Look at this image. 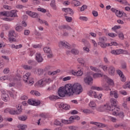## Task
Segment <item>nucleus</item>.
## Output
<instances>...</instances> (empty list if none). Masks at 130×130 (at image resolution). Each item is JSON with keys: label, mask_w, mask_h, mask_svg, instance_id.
Wrapping results in <instances>:
<instances>
[{"label": "nucleus", "mask_w": 130, "mask_h": 130, "mask_svg": "<svg viewBox=\"0 0 130 130\" xmlns=\"http://www.w3.org/2000/svg\"><path fill=\"white\" fill-rule=\"evenodd\" d=\"M55 107L57 108L58 110H59V112H62L63 109H64V110H69L70 108H71L70 105L67 104L59 102L55 104Z\"/></svg>", "instance_id": "7"}, {"label": "nucleus", "mask_w": 130, "mask_h": 130, "mask_svg": "<svg viewBox=\"0 0 130 130\" xmlns=\"http://www.w3.org/2000/svg\"><path fill=\"white\" fill-rule=\"evenodd\" d=\"M58 73H60V70H57V71H53V72L49 71V72H48V74L50 76H54V75H56V74H57Z\"/></svg>", "instance_id": "38"}, {"label": "nucleus", "mask_w": 130, "mask_h": 130, "mask_svg": "<svg viewBox=\"0 0 130 130\" xmlns=\"http://www.w3.org/2000/svg\"><path fill=\"white\" fill-rule=\"evenodd\" d=\"M23 80L26 84L32 86L34 84V78L31 76L30 73H27L23 76Z\"/></svg>", "instance_id": "4"}, {"label": "nucleus", "mask_w": 130, "mask_h": 130, "mask_svg": "<svg viewBox=\"0 0 130 130\" xmlns=\"http://www.w3.org/2000/svg\"><path fill=\"white\" fill-rule=\"evenodd\" d=\"M2 98L3 101H5V102H8V101L10 100V96H9V95L8 94H2Z\"/></svg>", "instance_id": "29"}, {"label": "nucleus", "mask_w": 130, "mask_h": 130, "mask_svg": "<svg viewBox=\"0 0 130 130\" xmlns=\"http://www.w3.org/2000/svg\"><path fill=\"white\" fill-rule=\"evenodd\" d=\"M77 61H78L79 63H81L82 67H84V68L86 67V64L85 63V60L83 58H79L77 59Z\"/></svg>", "instance_id": "31"}, {"label": "nucleus", "mask_w": 130, "mask_h": 130, "mask_svg": "<svg viewBox=\"0 0 130 130\" xmlns=\"http://www.w3.org/2000/svg\"><path fill=\"white\" fill-rule=\"evenodd\" d=\"M108 118L111 121H112V122H116V120H117V119L116 118H114V117H112V116H108Z\"/></svg>", "instance_id": "55"}, {"label": "nucleus", "mask_w": 130, "mask_h": 130, "mask_svg": "<svg viewBox=\"0 0 130 130\" xmlns=\"http://www.w3.org/2000/svg\"><path fill=\"white\" fill-rule=\"evenodd\" d=\"M59 99V97L57 95H52L49 97V99L50 100H52V101L54 100H57Z\"/></svg>", "instance_id": "39"}, {"label": "nucleus", "mask_w": 130, "mask_h": 130, "mask_svg": "<svg viewBox=\"0 0 130 130\" xmlns=\"http://www.w3.org/2000/svg\"><path fill=\"white\" fill-rule=\"evenodd\" d=\"M65 19H66L67 22H68V23H71V22H72V21H73V18H72V17L66 16Z\"/></svg>", "instance_id": "50"}, {"label": "nucleus", "mask_w": 130, "mask_h": 130, "mask_svg": "<svg viewBox=\"0 0 130 130\" xmlns=\"http://www.w3.org/2000/svg\"><path fill=\"white\" fill-rule=\"evenodd\" d=\"M17 127H18L19 130H25L27 126L26 125L19 124L17 126Z\"/></svg>", "instance_id": "45"}, {"label": "nucleus", "mask_w": 130, "mask_h": 130, "mask_svg": "<svg viewBox=\"0 0 130 130\" xmlns=\"http://www.w3.org/2000/svg\"><path fill=\"white\" fill-rule=\"evenodd\" d=\"M9 37H17V34L15 32V30H11L9 32Z\"/></svg>", "instance_id": "35"}, {"label": "nucleus", "mask_w": 130, "mask_h": 130, "mask_svg": "<svg viewBox=\"0 0 130 130\" xmlns=\"http://www.w3.org/2000/svg\"><path fill=\"white\" fill-rule=\"evenodd\" d=\"M123 21H130V14H123V17H122Z\"/></svg>", "instance_id": "27"}, {"label": "nucleus", "mask_w": 130, "mask_h": 130, "mask_svg": "<svg viewBox=\"0 0 130 130\" xmlns=\"http://www.w3.org/2000/svg\"><path fill=\"white\" fill-rule=\"evenodd\" d=\"M117 100L114 99H111L110 100V104H106L104 106H102L101 108H102V111H104V110H108L109 113L112 114L114 116H119L120 118H123L124 117V113L123 112H120V109L117 106Z\"/></svg>", "instance_id": "1"}, {"label": "nucleus", "mask_w": 130, "mask_h": 130, "mask_svg": "<svg viewBox=\"0 0 130 130\" xmlns=\"http://www.w3.org/2000/svg\"><path fill=\"white\" fill-rule=\"evenodd\" d=\"M90 123L91 124H94V125H96L98 127H105V125L104 124L100 122L90 121Z\"/></svg>", "instance_id": "25"}, {"label": "nucleus", "mask_w": 130, "mask_h": 130, "mask_svg": "<svg viewBox=\"0 0 130 130\" xmlns=\"http://www.w3.org/2000/svg\"><path fill=\"white\" fill-rule=\"evenodd\" d=\"M90 70H91V71H93V72H99V69H98L96 67H94L93 66H90Z\"/></svg>", "instance_id": "56"}, {"label": "nucleus", "mask_w": 130, "mask_h": 130, "mask_svg": "<svg viewBox=\"0 0 130 130\" xmlns=\"http://www.w3.org/2000/svg\"><path fill=\"white\" fill-rule=\"evenodd\" d=\"M120 28H121L120 25H115L114 27L112 28V30H113V31H116V30L120 29Z\"/></svg>", "instance_id": "53"}, {"label": "nucleus", "mask_w": 130, "mask_h": 130, "mask_svg": "<svg viewBox=\"0 0 130 130\" xmlns=\"http://www.w3.org/2000/svg\"><path fill=\"white\" fill-rule=\"evenodd\" d=\"M62 11L67 14H69L70 16H73L74 15V11H73V10L70 8H62Z\"/></svg>", "instance_id": "17"}, {"label": "nucleus", "mask_w": 130, "mask_h": 130, "mask_svg": "<svg viewBox=\"0 0 130 130\" xmlns=\"http://www.w3.org/2000/svg\"><path fill=\"white\" fill-rule=\"evenodd\" d=\"M90 89L91 90H95L96 91H103V90L108 91V90H111L109 88V86L106 85H104L103 87L92 86L91 87Z\"/></svg>", "instance_id": "9"}, {"label": "nucleus", "mask_w": 130, "mask_h": 130, "mask_svg": "<svg viewBox=\"0 0 130 130\" xmlns=\"http://www.w3.org/2000/svg\"><path fill=\"white\" fill-rule=\"evenodd\" d=\"M6 80H9V81H11V77L8 76H4L0 78V81H1V82H4V81H6Z\"/></svg>", "instance_id": "36"}, {"label": "nucleus", "mask_w": 130, "mask_h": 130, "mask_svg": "<svg viewBox=\"0 0 130 130\" xmlns=\"http://www.w3.org/2000/svg\"><path fill=\"white\" fill-rule=\"evenodd\" d=\"M122 5H124L125 6H130V4L127 3L126 0H122V2L121 3Z\"/></svg>", "instance_id": "63"}, {"label": "nucleus", "mask_w": 130, "mask_h": 130, "mask_svg": "<svg viewBox=\"0 0 130 130\" xmlns=\"http://www.w3.org/2000/svg\"><path fill=\"white\" fill-rule=\"evenodd\" d=\"M37 21L39 23H40V24H44L45 26L49 27V23H48V22H47V21L41 19H40V18H38Z\"/></svg>", "instance_id": "23"}, {"label": "nucleus", "mask_w": 130, "mask_h": 130, "mask_svg": "<svg viewBox=\"0 0 130 130\" xmlns=\"http://www.w3.org/2000/svg\"><path fill=\"white\" fill-rule=\"evenodd\" d=\"M52 82H53V79L52 78L44 77L39 80L37 84L40 87H44L46 85H49Z\"/></svg>", "instance_id": "3"}, {"label": "nucleus", "mask_w": 130, "mask_h": 130, "mask_svg": "<svg viewBox=\"0 0 130 130\" xmlns=\"http://www.w3.org/2000/svg\"><path fill=\"white\" fill-rule=\"evenodd\" d=\"M124 14L123 12L117 10L115 14L118 18H121V17H123Z\"/></svg>", "instance_id": "33"}, {"label": "nucleus", "mask_w": 130, "mask_h": 130, "mask_svg": "<svg viewBox=\"0 0 130 130\" xmlns=\"http://www.w3.org/2000/svg\"><path fill=\"white\" fill-rule=\"evenodd\" d=\"M22 68L24 69V70H31V69H32V67L31 66H29L28 65H23L22 66Z\"/></svg>", "instance_id": "58"}, {"label": "nucleus", "mask_w": 130, "mask_h": 130, "mask_svg": "<svg viewBox=\"0 0 130 130\" xmlns=\"http://www.w3.org/2000/svg\"><path fill=\"white\" fill-rule=\"evenodd\" d=\"M118 36H119V38L121 40H123L124 38V36L123 35V33L122 32H120L118 34Z\"/></svg>", "instance_id": "60"}, {"label": "nucleus", "mask_w": 130, "mask_h": 130, "mask_svg": "<svg viewBox=\"0 0 130 130\" xmlns=\"http://www.w3.org/2000/svg\"><path fill=\"white\" fill-rule=\"evenodd\" d=\"M16 30L17 32H22V30H24V28L22 26L18 25L16 27Z\"/></svg>", "instance_id": "47"}, {"label": "nucleus", "mask_w": 130, "mask_h": 130, "mask_svg": "<svg viewBox=\"0 0 130 130\" xmlns=\"http://www.w3.org/2000/svg\"><path fill=\"white\" fill-rule=\"evenodd\" d=\"M83 70H82V69H80V70L77 71L76 77H82V76H83Z\"/></svg>", "instance_id": "44"}, {"label": "nucleus", "mask_w": 130, "mask_h": 130, "mask_svg": "<svg viewBox=\"0 0 130 130\" xmlns=\"http://www.w3.org/2000/svg\"><path fill=\"white\" fill-rule=\"evenodd\" d=\"M54 124L55 125H59L60 126H61V125H62V124L61 123V121L60 120V119L55 120L54 122Z\"/></svg>", "instance_id": "42"}, {"label": "nucleus", "mask_w": 130, "mask_h": 130, "mask_svg": "<svg viewBox=\"0 0 130 130\" xmlns=\"http://www.w3.org/2000/svg\"><path fill=\"white\" fill-rule=\"evenodd\" d=\"M73 88V93L74 95H79L83 92V87L80 83H76L72 85Z\"/></svg>", "instance_id": "6"}, {"label": "nucleus", "mask_w": 130, "mask_h": 130, "mask_svg": "<svg viewBox=\"0 0 130 130\" xmlns=\"http://www.w3.org/2000/svg\"><path fill=\"white\" fill-rule=\"evenodd\" d=\"M34 5H40V1L39 0H31Z\"/></svg>", "instance_id": "64"}, {"label": "nucleus", "mask_w": 130, "mask_h": 130, "mask_svg": "<svg viewBox=\"0 0 130 130\" xmlns=\"http://www.w3.org/2000/svg\"><path fill=\"white\" fill-rule=\"evenodd\" d=\"M84 82L87 85H91L93 84V78L90 76H87L84 78Z\"/></svg>", "instance_id": "15"}, {"label": "nucleus", "mask_w": 130, "mask_h": 130, "mask_svg": "<svg viewBox=\"0 0 130 130\" xmlns=\"http://www.w3.org/2000/svg\"><path fill=\"white\" fill-rule=\"evenodd\" d=\"M72 5H74L75 7H79L81 5V2L77 1V0H73L72 2Z\"/></svg>", "instance_id": "40"}, {"label": "nucleus", "mask_w": 130, "mask_h": 130, "mask_svg": "<svg viewBox=\"0 0 130 130\" xmlns=\"http://www.w3.org/2000/svg\"><path fill=\"white\" fill-rule=\"evenodd\" d=\"M26 14L34 18H38L39 16L38 13L29 10L26 11Z\"/></svg>", "instance_id": "16"}, {"label": "nucleus", "mask_w": 130, "mask_h": 130, "mask_svg": "<svg viewBox=\"0 0 130 130\" xmlns=\"http://www.w3.org/2000/svg\"><path fill=\"white\" fill-rule=\"evenodd\" d=\"M99 67L102 69L104 72H107V70H108V67L106 65H100Z\"/></svg>", "instance_id": "43"}, {"label": "nucleus", "mask_w": 130, "mask_h": 130, "mask_svg": "<svg viewBox=\"0 0 130 130\" xmlns=\"http://www.w3.org/2000/svg\"><path fill=\"white\" fill-rule=\"evenodd\" d=\"M2 57L5 59L6 62H9L10 61V58L8 56L3 55Z\"/></svg>", "instance_id": "54"}, {"label": "nucleus", "mask_w": 130, "mask_h": 130, "mask_svg": "<svg viewBox=\"0 0 130 130\" xmlns=\"http://www.w3.org/2000/svg\"><path fill=\"white\" fill-rule=\"evenodd\" d=\"M117 73L118 75H119V77H120V79L122 82H125L126 78L125 77H124V75H123V73L120 70H117Z\"/></svg>", "instance_id": "20"}, {"label": "nucleus", "mask_w": 130, "mask_h": 130, "mask_svg": "<svg viewBox=\"0 0 130 130\" xmlns=\"http://www.w3.org/2000/svg\"><path fill=\"white\" fill-rule=\"evenodd\" d=\"M43 73H44V70L42 69H37L35 72V74H37L38 76H42Z\"/></svg>", "instance_id": "28"}, {"label": "nucleus", "mask_w": 130, "mask_h": 130, "mask_svg": "<svg viewBox=\"0 0 130 130\" xmlns=\"http://www.w3.org/2000/svg\"><path fill=\"white\" fill-rule=\"evenodd\" d=\"M58 45L59 47L60 48L65 47L67 49H71V48H72V47H71V45H70V44H69V43L66 41H60L58 42Z\"/></svg>", "instance_id": "10"}, {"label": "nucleus", "mask_w": 130, "mask_h": 130, "mask_svg": "<svg viewBox=\"0 0 130 130\" xmlns=\"http://www.w3.org/2000/svg\"><path fill=\"white\" fill-rule=\"evenodd\" d=\"M108 73L110 76H114L115 73V69L113 66H110L108 69Z\"/></svg>", "instance_id": "24"}, {"label": "nucleus", "mask_w": 130, "mask_h": 130, "mask_svg": "<svg viewBox=\"0 0 130 130\" xmlns=\"http://www.w3.org/2000/svg\"><path fill=\"white\" fill-rule=\"evenodd\" d=\"M79 19H80L81 21H84L85 22H87V21H88V17L85 16H80Z\"/></svg>", "instance_id": "51"}, {"label": "nucleus", "mask_w": 130, "mask_h": 130, "mask_svg": "<svg viewBox=\"0 0 130 130\" xmlns=\"http://www.w3.org/2000/svg\"><path fill=\"white\" fill-rule=\"evenodd\" d=\"M123 88L124 89H126L127 88L130 89V82H126L125 84L123 85Z\"/></svg>", "instance_id": "52"}, {"label": "nucleus", "mask_w": 130, "mask_h": 130, "mask_svg": "<svg viewBox=\"0 0 130 130\" xmlns=\"http://www.w3.org/2000/svg\"><path fill=\"white\" fill-rule=\"evenodd\" d=\"M0 16H3V17H8V18H15L18 17L17 15V10H11L10 11H4L0 12Z\"/></svg>", "instance_id": "5"}, {"label": "nucleus", "mask_w": 130, "mask_h": 130, "mask_svg": "<svg viewBox=\"0 0 130 130\" xmlns=\"http://www.w3.org/2000/svg\"><path fill=\"white\" fill-rule=\"evenodd\" d=\"M108 36H109L110 37H112V38H113V37H116V36H117V35L115 33H113V32H110V33H109L108 34Z\"/></svg>", "instance_id": "59"}, {"label": "nucleus", "mask_w": 130, "mask_h": 130, "mask_svg": "<svg viewBox=\"0 0 130 130\" xmlns=\"http://www.w3.org/2000/svg\"><path fill=\"white\" fill-rule=\"evenodd\" d=\"M83 112L84 113L90 114V113H92V111L88 109H85L83 110Z\"/></svg>", "instance_id": "57"}, {"label": "nucleus", "mask_w": 130, "mask_h": 130, "mask_svg": "<svg viewBox=\"0 0 130 130\" xmlns=\"http://www.w3.org/2000/svg\"><path fill=\"white\" fill-rule=\"evenodd\" d=\"M3 7L5 10H12L13 9V7L11 6L4 5Z\"/></svg>", "instance_id": "61"}, {"label": "nucleus", "mask_w": 130, "mask_h": 130, "mask_svg": "<svg viewBox=\"0 0 130 130\" xmlns=\"http://www.w3.org/2000/svg\"><path fill=\"white\" fill-rule=\"evenodd\" d=\"M43 50L45 53H50V52H51V49L50 47H44Z\"/></svg>", "instance_id": "41"}, {"label": "nucleus", "mask_w": 130, "mask_h": 130, "mask_svg": "<svg viewBox=\"0 0 130 130\" xmlns=\"http://www.w3.org/2000/svg\"><path fill=\"white\" fill-rule=\"evenodd\" d=\"M110 96L111 97H114L115 99H117L118 98V93L117 90H112L110 92Z\"/></svg>", "instance_id": "22"}, {"label": "nucleus", "mask_w": 130, "mask_h": 130, "mask_svg": "<svg viewBox=\"0 0 130 130\" xmlns=\"http://www.w3.org/2000/svg\"><path fill=\"white\" fill-rule=\"evenodd\" d=\"M36 60L38 62H42V61H43V58L42 57V56H41V54L40 53H36Z\"/></svg>", "instance_id": "19"}, {"label": "nucleus", "mask_w": 130, "mask_h": 130, "mask_svg": "<svg viewBox=\"0 0 130 130\" xmlns=\"http://www.w3.org/2000/svg\"><path fill=\"white\" fill-rule=\"evenodd\" d=\"M103 80L104 81H105L107 82V83L110 85V86H113L114 85V82L113 80L111 79H110L108 76L106 75L103 76Z\"/></svg>", "instance_id": "14"}, {"label": "nucleus", "mask_w": 130, "mask_h": 130, "mask_svg": "<svg viewBox=\"0 0 130 130\" xmlns=\"http://www.w3.org/2000/svg\"><path fill=\"white\" fill-rule=\"evenodd\" d=\"M50 6L53 10H56V5L55 4V0H52Z\"/></svg>", "instance_id": "34"}, {"label": "nucleus", "mask_w": 130, "mask_h": 130, "mask_svg": "<svg viewBox=\"0 0 130 130\" xmlns=\"http://www.w3.org/2000/svg\"><path fill=\"white\" fill-rule=\"evenodd\" d=\"M58 28L60 30H63L64 29H66V30H72V27L70 26V25H61L58 26Z\"/></svg>", "instance_id": "26"}, {"label": "nucleus", "mask_w": 130, "mask_h": 130, "mask_svg": "<svg viewBox=\"0 0 130 130\" xmlns=\"http://www.w3.org/2000/svg\"><path fill=\"white\" fill-rule=\"evenodd\" d=\"M91 89L87 92V95L90 97H94V98H97V93L96 91H94Z\"/></svg>", "instance_id": "21"}, {"label": "nucleus", "mask_w": 130, "mask_h": 130, "mask_svg": "<svg viewBox=\"0 0 130 130\" xmlns=\"http://www.w3.org/2000/svg\"><path fill=\"white\" fill-rule=\"evenodd\" d=\"M79 50L77 49H72L71 50H67L66 53L67 54H71V53H72V54H75V55H77L79 53Z\"/></svg>", "instance_id": "18"}, {"label": "nucleus", "mask_w": 130, "mask_h": 130, "mask_svg": "<svg viewBox=\"0 0 130 130\" xmlns=\"http://www.w3.org/2000/svg\"><path fill=\"white\" fill-rule=\"evenodd\" d=\"M37 11H38V12H41V13H43V14H45V13H46L47 12L46 9L41 8H37Z\"/></svg>", "instance_id": "48"}, {"label": "nucleus", "mask_w": 130, "mask_h": 130, "mask_svg": "<svg viewBox=\"0 0 130 130\" xmlns=\"http://www.w3.org/2000/svg\"><path fill=\"white\" fill-rule=\"evenodd\" d=\"M28 104L32 105L33 106H38L40 105V101L37 100L29 99L27 101Z\"/></svg>", "instance_id": "13"}, {"label": "nucleus", "mask_w": 130, "mask_h": 130, "mask_svg": "<svg viewBox=\"0 0 130 130\" xmlns=\"http://www.w3.org/2000/svg\"><path fill=\"white\" fill-rule=\"evenodd\" d=\"M103 76H104L103 75V74L98 73H94L92 75V77H93V78H94V79H98V78H100L101 77H103Z\"/></svg>", "instance_id": "30"}, {"label": "nucleus", "mask_w": 130, "mask_h": 130, "mask_svg": "<svg viewBox=\"0 0 130 130\" xmlns=\"http://www.w3.org/2000/svg\"><path fill=\"white\" fill-rule=\"evenodd\" d=\"M60 121H61V122L62 124V123L63 124H70V121H69V120L61 119Z\"/></svg>", "instance_id": "49"}, {"label": "nucleus", "mask_w": 130, "mask_h": 130, "mask_svg": "<svg viewBox=\"0 0 130 130\" xmlns=\"http://www.w3.org/2000/svg\"><path fill=\"white\" fill-rule=\"evenodd\" d=\"M112 54H114V55H117L118 54H126L127 53V51L126 50H124L123 49H117V50H112L111 51Z\"/></svg>", "instance_id": "11"}, {"label": "nucleus", "mask_w": 130, "mask_h": 130, "mask_svg": "<svg viewBox=\"0 0 130 130\" xmlns=\"http://www.w3.org/2000/svg\"><path fill=\"white\" fill-rule=\"evenodd\" d=\"M89 107L91 108H96V103L94 101H91L89 104Z\"/></svg>", "instance_id": "37"}, {"label": "nucleus", "mask_w": 130, "mask_h": 130, "mask_svg": "<svg viewBox=\"0 0 130 130\" xmlns=\"http://www.w3.org/2000/svg\"><path fill=\"white\" fill-rule=\"evenodd\" d=\"M58 94L59 97L62 98L65 97L66 95L68 96H73L74 94L73 84H67L64 86H61L59 88Z\"/></svg>", "instance_id": "2"}, {"label": "nucleus", "mask_w": 130, "mask_h": 130, "mask_svg": "<svg viewBox=\"0 0 130 130\" xmlns=\"http://www.w3.org/2000/svg\"><path fill=\"white\" fill-rule=\"evenodd\" d=\"M100 41L98 43V45H100L102 48H106L105 44V40H106V37H102L99 38Z\"/></svg>", "instance_id": "12"}, {"label": "nucleus", "mask_w": 130, "mask_h": 130, "mask_svg": "<svg viewBox=\"0 0 130 130\" xmlns=\"http://www.w3.org/2000/svg\"><path fill=\"white\" fill-rule=\"evenodd\" d=\"M87 6L85 5H83L80 8V12H84L85 10L87 9Z\"/></svg>", "instance_id": "62"}, {"label": "nucleus", "mask_w": 130, "mask_h": 130, "mask_svg": "<svg viewBox=\"0 0 130 130\" xmlns=\"http://www.w3.org/2000/svg\"><path fill=\"white\" fill-rule=\"evenodd\" d=\"M27 118H28L27 116H21L18 117V119L21 121H25V120H27Z\"/></svg>", "instance_id": "46"}, {"label": "nucleus", "mask_w": 130, "mask_h": 130, "mask_svg": "<svg viewBox=\"0 0 130 130\" xmlns=\"http://www.w3.org/2000/svg\"><path fill=\"white\" fill-rule=\"evenodd\" d=\"M30 94H31V95H34L35 96H40L41 95V94H40V92H39V91H37V90H31L30 92Z\"/></svg>", "instance_id": "32"}, {"label": "nucleus", "mask_w": 130, "mask_h": 130, "mask_svg": "<svg viewBox=\"0 0 130 130\" xmlns=\"http://www.w3.org/2000/svg\"><path fill=\"white\" fill-rule=\"evenodd\" d=\"M4 112L5 113H10L12 115H16V114H20L22 112V108H21V106L17 110L14 108H7L4 110Z\"/></svg>", "instance_id": "8"}]
</instances>
